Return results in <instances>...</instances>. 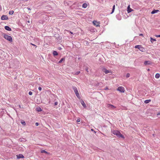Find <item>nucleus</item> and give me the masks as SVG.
I'll return each mask as SVG.
<instances>
[{"label":"nucleus","mask_w":160,"mask_h":160,"mask_svg":"<svg viewBox=\"0 0 160 160\" xmlns=\"http://www.w3.org/2000/svg\"><path fill=\"white\" fill-rule=\"evenodd\" d=\"M4 38L10 42H12V37L7 34L3 33L2 34Z\"/></svg>","instance_id":"f03ea898"},{"label":"nucleus","mask_w":160,"mask_h":160,"mask_svg":"<svg viewBox=\"0 0 160 160\" xmlns=\"http://www.w3.org/2000/svg\"><path fill=\"white\" fill-rule=\"evenodd\" d=\"M8 18L7 15H3L1 17V19L2 20H8Z\"/></svg>","instance_id":"423d86ee"},{"label":"nucleus","mask_w":160,"mask_h":160,"mask_svg":"<svg viewBox=\"0 0 160 160\" xmlns=\"http://www.w3.org/2000/svg\"><path fill=\"white\" fill-rule=\"evenodd\" d=\"M65 60V59L64 58H62L59 61V63H61L63 61H64Z\"/></svg>","instance_id":"a878e982"},{"label":"nucleus","mask_w":160,"mask_h":160,"mask_svg":"<svg viewBox=\"0 0 160 160\" xmlns=\"http://www.w3.org/2000/svg\"><path fill=\"white\" fill-rule=\"evenodd\" d=\"M17 156L18 158H23L24 157L23 155L22 154L17 155Z\"/></svg>","instance_id":"9b49d317"},{"label":"nucleus","mask_w":160,"mask_h":160,"mask_svg":"<svg viewBox=\"0 0 160 160\" xmlns=\"http://www.w3.org/2000/svg\"><path fill=\"white\" fill-rule=\"evenodd\" d=\"M147 70H148V71H150V69H147Z\"/></svg>","instance_id":"79ce46f5"},{"label":"nucleus","mask_w":160,"mask_h":160,"mask_svg":"<svg viewBox=\"0 0 160 160\" xmlns=\"http://www.w3.org/2000/svg\"><path fill=\"white\" fill-rule=\"evenodd\" d=\"M41 153H46V154H48V153L46 151H45L44 150H42L41 151Z\"/></svg>","instance_id":"b1692460"},{"label":"nucleus","mask_w":160,"mask_h":160,"mask_svg":"<svg viewBox=\"0 0 160 160\" xmlns=\"http://www.w3.org/2000/svg\"><path fill=\"white\" fill-rule=\"evenodd\" d=\"M151 101V100H150V99L144 101V103H145L147 104V103H149Z\"/></svg>","instance_id":"6ab92c4d"},{"label":"nucleus","mask_w":160,"mask_h":160,"mask_svg":"<svg viewBox=\"0 0 160 160\" xmlns=\"http://www.w3.org/2000/svg\"><path fill=\"white\" fill-rule=\"evenodd\" d=\"M159 12V11L158 10H153L151 12V14H153Z\"/></svg>","instance_id":"f8f14e48"},{"label":"nucleus","mask_w":160,"mask_h":160,"mask_svg":"<svg viewBox=\"0 0 160 160\" xmlns=\"http://www.w3.org/2000/svg\"><path fill=\"white\" fill-rule=\"evenodd\" d=\"M30 95H32V92H31V91H29V93H28Z\"/></svg>","instance_id":"7c9ffc66"},{"label":"nucleus","mask_w":160,"mask_h":160,"mask_svg":"<svg viewBox=\"0 0 160 160\" xmlns=\"http://www.w3.org/2000/svg\"><path fill=\"white\" fill-rule=\"evenodd\" d=\"M42 110V109L41 108L39 107L36 108V111L38 112H41Z\"/></svg>","instance_id":"f3484780"},{"label":"nucleus","mask_w":160,"mask_h":160,"mask_svg":"<svg viewBox=\"0 0 160 160\" xmlns=\"http://www.w3.org/2000/svg\"><path fill=\"white\" fill-rule=\"evenodd\" d=\"M139 35L141 36H143V35L142 34H140Z\"/></svg>","instance_id":"58836bf2"},{"label":"nucleus","mask_w":160,"mask_h":160,"mask_svg":"<svg viewBox=\"0 0 160 160\" xmlns=\"http://www.w3.org/2000/svg\"><path fill=\"white\" fill-rule=\"evenodd\" d=\"M117 90L121 92H124L125 90L122 87H119L118 88Z\"/></svg>","instance_id":"20e7f679"},{"label":"nucleus","mask_w":160,"mask_h":160,"mask_svg":"<svg viewBox=\"0 0 160 160\" xmlns=\"http://www.w3.org/2000/svg\"><path fill=\"white\" fill-rule=\"evenodd\" d=\"M154 134H153V136H154Z\"/></svg>","instance_id":"09e8293b"},{"label":"nucleus","mask_w":160,"mask_h":160,"mask_svg":"<svg viewBox=\"0 0 160 160\" xmlns=\"http://www.w3.org/2000/svg\"><path fill=\"white\" fill-rule=\"evenodd\" d=\"M133 9H132L130 8V5H129L127 8V12L128 13L131 12L132 11H133Z\"/></svg>","instance_id":"0eeeda50"},{"label":"nucleus","mask_w":160,"mask_h":160,"mask_svg":"<svg viewBox=\"0 0 160 160\" xmlns=\"http://www.w3.org/2000/svg\"><path fill=\"white\" fill-rule=\"evenodd\" d=\"M112 133L119 138L121 137L122 138H124V136L118 131L114 130L112 131Z\"/></svg>","instance_id":"f257e3e1"},{"label":"nucleus","mask_w":160,"mask_h":160,"mask_svg":"<svg viewBox=\"0 0 160 160\" xmlns=\"http://www.w3.org/2000/svg\"><path fill=\"white\" fill-rule=\"evenodd\" d=\"M115 9V5H114L113 6L112 9V12L110 13L111 14H112L114 12Z\"/></svg>","instance_id":"4be33fe9"},{"label":"nucleus","mask_w":160,"mask_h":160,"mask_svg":"<svg viewBox=\"0 0 160 160\" xmlns=\"http://www.w3.org/2000/svg\"><path fill=\"white\" fill-rule=\"evenodd\" d=\"M52 54L54 56H57L58 55L57 52L56 51H53L52 52Z\"/></svg>","instance_id":"dca6fc26"},{"label":"nucleus","mask_w":160,"mask_h":160,"mask_svg":"<svg viewBox=\"0 0 160 160\" xmlns=\"http://www.w3.org/2000/svg\"><path fill=\"white\" fill-rule=\"evenodd\" d=\"M21 123L24 126H25L26 125V123L23 120H22L21 121Z\"/></svg>","instance_id":"5701e85b"},{"label":"nucleus","mask_w":160,"mask_h":160,"mask_svg":"<svg viewBox=\"0 0 160 160\" xmlns=\"http://www.w3.org/2000/svg\"><path fill=\"white\" fill-rule=\"evenodd\" d=\"M80 73V71H78L77 72H76L75 73V75H78V74H79V73Z\"/></svg>","instance_id":"c85d7f7f"},{"label":"nucleus","mask_w":160,"mask_h":160,"mask_svg":"<svg viewBox=\"0 0 160 160\" xmlns=\"http://www.w3.org/2000/svg\"><path fill=\"white\" fill-rule=\"evenodd\" d=\"M87 5L86 3H84L82 5V7L83 8H87Z\"/></svg>","instance_id":"a211bd4d"},{"label":"nucleus","mask_w":160,"mask_h":160,"mask_svg":"<svg viewBox=\"0 0 160 160\" xmlns=\"http://www.w3.org/2000/svg\"><path fill=\"white\" fill-rule=\"evenodd\" d=\"M14 13V11L12 10L10 11L9 12V14L10 15H12Z\"/></svg>","instance_id":"393cba45"},{"label":"nucleus","mask_w":160,"mask_h":160,"mask_svg":"<svg viewBox=\"0 0 160 160\" xmlns=\"http://www.w3.org/2000/svg\"><path fill=\"white\" fill-rule=\"evenodd\" d=\"M108 107L112 109H114L115 108V107L114 106L111 104H108Z\"/></svg>","instance_id":"4468645a"},{"label":"nucleus","mask_w":160,"mask_h":160,"mask_svg":"<svg viewBox=\"0 0 160 160\" xmlns=\"http://www.w3.org/2000/svg\"><path fill=\"white\" fill-rule=\"evenodd\" d=\"M28 10H31V9L30 8H28Z\"/></svg>","instance_id":"ea45409f"},{"label":"nucleus","mask_w":160,"mask_h":160,"mask_svg":"<svg viewBox=\"0 0 160 160\" xmlns=\"http://www.w3.org/2000/svg\"><path fill=\"white\" fill-rule=\"evenodd\" d=\"M93 23L94 25H96V26H99V23L97 21H94L93 22Z\"/></svg>","instance_id":"2eb2a0df"},{"label":"nucleus","mask_w":160,"mask_h":160,"mask_svg":"<svg viewBox=\"0 0 160 160\" xmlns=\"http://www.w3.org/2000/svg\"><path fill=\"white\" fill-rule=\"evenodd\" d=\"M156 41V39H153L152 38H150V41L152 43L154 41Z\"/></svg>","instance_id":"aec40b11"},{"label":"nucleus","mask_w":160,"mask_h":160,"mask_svg":"<svg viewBox=\"0 0 160 160\" xmlns=\"http://www.w3.org/2000/svg\"><path fill=\"white\" fill-rule=\"evenodd\" d=\"M5 29L8 31H11L12 30L11 29L9 26H6L4 27Z\"/></svg>","instance_id":"9d476101"},{"label":"nucleus","mask_w":160,"mask_h":160,"mask_svg":"<svg viewBox=\"0 0 160 160\" xmlns=\"http://www.w3.org/2000/svg\"><path fill=\"white\" fill-rule=\"evenodd\" d=\"M80 102H81V104L82 105L83 107L84 108H86L87 106H86L85 103H84V102L82 100H81L80 101Z\"/></svg>","instance_id":"1a4fd4ad"},{"label":"nucleus","mask_w":160,"mask_h":160,"mask_svg":"<svg viewBox=\"0 0 160 160\" xmlns=\"http://www.w3.org/2000/svg\"><path fill=\"white\" fill-rule=\"evenodd\" d=\"M70 32L72 34H73V33L72 32Z\"/></svg>","instance_id":"37998d69"},{"label":"nucleus","mask_w":160,"mask_h":160,"mask_svg":"<svg viewBox=\"0 0 160 160\" xmlns=\"http://www.w3.org/2000/svg\"><path fill=\"white\" fill-rule=\"evenodd\" d=\"M155 36L157 37H160V35H156Z\"/></svg>","instance_id":"f704fd0d"},{"label":"nucleus","mask_w":160,"mask_h":160,"mask_svg":"<svg viewBox=\"0 0 160 160\" xmlns=\"http://www.w3.org/2000/svg\"><path fill=\"white\" fill-rule=\"evenodd\" d=\"M38 89L39 90V91H41L42 89V88L41 87H39L38 88Z\"/></svg>","instance_id":"72a5a7b5"},{"label":"nucleus","mask_w":160,"mask_h":160,"mask_svg":"<svg viewBox=\"0 0 160 160\" xmlns=\"http://www.w3.org/2000/svg\"><path fill=\"white\" fill-rule=\"evenodd\" d=\"M139 50L142 52H144L145 50V48L140 45V47L139 48Z\"/></svg>","instance_id":"ddd939ff"},{"label":"nucleus","mask_w":160,"mask_h":160,"mask_svg":"<svg viewBox=\"0 0 160 160\" xmlns=\"http://www.w3.org/2000/svg\"><path fill=\"white\" fill-rule=\"evenodd\" d=\"M2 10L1 7L0 6V10Z\"/></svg>","instance_id":"c03bdc74"},{"label":"nucleus","mask_w":160,"mask_h":160,"mask_svg":"<svg viewBox=\"0 0 160 160\" xmlns=\"http://www.w3.org/2000/svg\"><path fill=\"white\" fill-rule=\"evenodd\" d=\"M72 89L74 90L76 96L78 98H80V97L77 88L75 87H72Z\"/></svg>","instance_id":"7ed1b4c3"},{"label":"nucleus","mask_w":160,"mask_h":160,"mask_svg":"<svg viewBox=\"0 0 160 160\" xmlns=\"http://www.w3.org/2000/svg\"><path fill=\"white\" fill-rule=\"evenodd\" d=\"M35 124L36 126H37L39 125V123L38 122H36Z\"/></svg>","instance_id":"473e14b6"},{"label":"nucleus","mask_w":160,"mask_h":160,"mask_svg":"<svg viewBox=\"0 0 160 160\" xmlns=\"http://www.w3.org/2000/svg\"><path fill=\"white\" fill-rule=\"evenodd\" d=\"M140 45H137L135 46V48H138L139 49V48L140 47Z\"/></svg>","instance_id":"bb28decb"},{"label":"nucleus","mask_w":160,"mask_h":160,"mask_svg":"<svg viewBox=\"0 0 160 160\" xmlns=\"http://www.w3.org/2000/svg\"><path fill=\"white\" fill-rule=\"evenodd\" d=\"M58 102H55V103H54V105H58Z\"/></svg>","instance_id":"2f4dec72"},{"label":"nucleus","mask_w":160,"mask_h":160,"mask_svg":"<svg viewBox=\"0 0 160 160\" xmlns=\"http://www.w3.org/2000/svg\"><path fill=\"white\" fill-rule=\"evenodd\" d=\"M102 72H104L105 74H108L109 73L111 72V71H109L108 70H107L106 68H103L102 69Z\"/></svg>","instance_id":"39448f33"},{"label":"nucleus","mask_w":160,"mask_h":160,"mask_svg":"<svg viewBox=\"0 0 160 160\" xmlns=\"http://www.w3.org/2000/svg\"><path fill=\"white\" fill-rule=\"evenodd\" d=\"M130 74L129 73H127V74L126 75V77L127 78H128L130 77Z\"/></svg>","instance_id":"cd10ccee"},{"label":"nucleus","mask_w":160,"mask_h":160,"mask_svg":"<svg viewBox=\"0 0 160 160\" xmlns=\"http://www.w3.org/2000/svg\"><path fill=\"white\" fill-rule=\"evenodd\" d=\"M86 71H87L88 72V69H86Z\"/></svg>","instance_id":"a18cd8bd"},{"label":"nucleus","mask_w":160,"mask_h":160,"mask_svg":"<svg viewBox=\"0 0 160 160\" xmlns=\"http://www.w3.org/2000/svg\"><path fill=\"white\" fill-rule=\"evenodd\" d=\"M145 65H150L151 64V62L149 61H146L144 63Z\"/></svg>","instance_id":"6e6552de"},{"label":"nucleus","mask_w":160,"mask_h":160,"mask_svg":"<svg viewBox=\"0 0 160 160\" xmlns=\"http://www.w3.org/2000/svg\"><path fill=\"white\" fill-rule=\"evenodd\" d=\"M160 74L158 73H157L155 75V77L157 78H158L160 77Z\"/></svg>","instance_id":"412c9836"},{"label":"nucleus","mask_w":160,"mask_h":160,"mask_svg":"<svg viewBox=\"0 0 160 160\" xmlns=\"http://www.w3.org/2000/svg\"><path fill=\"white\" fill-rule=\"evenodd\" d=\"M105 89H106H106H108V87H106L105 88Z\"/></svg>","instance_id":"a19ab883"},{"label":"nucleus","mask_w":160,"mask_h":160,"mask_svg":"<svg viewBox=\"0 0 160 160\" xmlns=\"http://www.w3.org/2000/svg\"><path fill=\"white\" fill-rule=\"evenodd\" d=\"M20 141H21V142H22V141H24V140H22V139H20Z\"/></svg>","instance_id":"e433bc0d"},{"label":"nucleus","mask_w":160,"mask_h":160,"mask_svg":"<svg viewBox=\"0 0 160 160\" xmlns=\"http://www.w3.org/2000/svg\"><path fill=\"white\" fill-rule=\"evenodd\" d=\"M32 44V45H33V46H35V48H36V47H37V46H36V45H34V44Z\"/></svg>","instance_id":"c9c22d12"},{"label":"nucleus","mask_w":160,"mask_h":160,"mask_svg":"<svg viewBox=\"0 0 160 160\" xmlns=\"http://www.w3.org/2000/svg\"><path fill=\"white\" fill-rule=\"evenodd\" d=\"M58 49L59 50H61L62 49V48H61L59 47H58Z\"/></svg>","instance_id":"4c0bfd02"},{"label":"nucleus","mask_w":160,"mask_h":160,"mask_svg":"<svg viewBox=\"0 0 160 160\" xmlns=\"http://www.w3.org/2000/svg\"><path fill=\"white\" fill-rule=\"evenodd\" d=\"M19 108H21V106H20V105H19Z\"/></svg>","instance_id":"49530a36"},{"label":"nucleus","mask_w":160,"mask_h":160,"mask_svg":"<svg viewBox=\"0 0 160 160\" xmlns=\"http://www.w3.org/2000/svg\"><path fill=\"white\" fill-rule=\"evenodd\" d=\"M91 130H92V131H93V129H91Z\"/></svg>","instance_id":"de8ad7c7"},{"label":"nucleus","mask_w":160,"mask_h":160,"mask_svg":"<svg viewBox=\"0 0 160 160\" xmlns=\"http://www.w3.org/2000/svg\"><path fill=\"white\" fill-rule=\"evenodd\" d=\"M80 121H81V119L80 118H78L77 119V122H80Z\"/></svg>","instance_id":"c756f323"}]
</instances>
